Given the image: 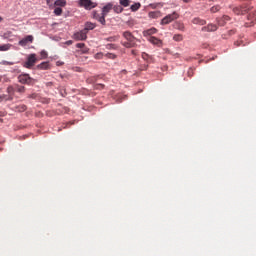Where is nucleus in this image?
Listing matches in <instances>:
<instances>
[{"instance_id":"obj_40","label":"nucleus","mask_w":256,"mask_h":256,"mask_svg":"<svg viewBox=\"0 0 256 256\" xmlns=\"http://www.w3.org/2000/svg\"><path fill=\"white\" fill-rule=\"evenodd\" d=\"M40 55H41L42 59H47V51L42 50V51L40 52Z\"/></svg>"},{"instance_id":"obj_28","label":"nucleus","mask_w":256,"mask_h":256,"mask_svg":"<svg viewBox=\"0 0 256 256\" xmlns=\"http://www.w3.org/2000/svg\"><path fill=\"white\" fill-rule=\"evenodd\" d=\"M142 59H144V61H147V63H149L153 58L151 56H149V54L143 52Z\"/></svg>"},{"instance_id":"obj_32","label":"nucleus","mask_w":256,"mask_h":256,"mask_svg":"<svg viewBox=\"0 0 256 256\" xmlns=\"http://www.w3.org/2000/svg\"><path fill=\"white\" fill-rule=\"evenodd\" d=\"M173 40H174V41H183V35H181V34H175V35L173 36Z\"/></svg>"},{"instance_id":"obj_45","label":"nucleus","mask_w":256,"mask_h":256,"mask_svg":"<svg viewBox=\"0 0 256 256\" xmlns=\"http://www.w3.org/2000/svg\"><path fill=\"white\" fill-rule=\"evenodd\" d=\"M37 97V94H31L28 96V99H35Z\"/></svg>"},{"instance_id":"obj_54","label":"nucleus","mask_w":256,"mask_h":256,"mask_svg":"<svg viewBox=\"0 0 256 256\" xmlns=\"http://www.w3.org/2000/svg\"><path fill=\"white\" fill-rule=\"evenodd\" d=\"M0 123H3V120H2V119H0Z\"/></svg>"},{"instance_id":"obj_25","label":"nucleus","mask_w":256,"mask_h":256,"mask_svg":"<svg viewBox=\"0 0 256 256\" xmlns=\"http://www.w3.org/2000/svg\"><path fill=\"white\" fill-rule=\"evenodd\" d=\"M118 39H120V36L115 35V36H110V37L106 38V41H109L110 43H115V41H117Z\"/></svg>"},{"instance_id":"obj_50","label":"nucleus","mask_w":256,"mask_h":256,"mask_svg":"<svg viewBox=\"0 0 256 256\" xmlns=\"http://www.w3.org/2000/svg\"><path fill=\"white\" fill-rule=\"evenodd\" d=\"M184 3H190L191 0H183Z\"/></svg>"},{"instance_id":"obj_22","label":"nucleus","mask_w":256,"mask_h":256,"mask_svg":"<svg viewBox=\"0 0 256 256\" xmlns=\"http://www.w3.org/2000/svg\"><path fill=\"white\" fill-rule=\"evenodd\" d=\"M38 69L47 70L49 69V62H42L37 66Z\"/></svg>"},{"instance_id":"obj_49","label":"nucleus","mask_w":256,"mask_h":256,"mask_svg":"<svg viewBox=\"0 0 256 256\" xmlns=\"http://www.w3.org/2000/svg\"><path fill=\"white\" fill-rule=\"evenodd\" d=\"M56 65L59 67L60 65H63V62H56Z\"/></svg>"},{"instance_id":"obj_17","label":"nucleus","mask_w":256,"mask_h":256,"mask_svg":"<svg viewBox=\"0 0 256 256\" xmlns=\"http://www.w3.org/2000/svg\"><path fill=\"white\" fill-rule=\"evenodd\" d=\"M15 111H18V113H23L24 111H27V106L25 104L15 106Z\"/></svg>"},{"instance_id":"obj_47","label":"nucleus","mask_w":256,"mask_h":256,"mask_svg":"<svg viewBox=\"0 0 256 256\" xmlns=\"http://www.w3.org/2000/svg\"><path fill=\"white\" fill-rule=\"evenodd\" d=\"M131 53L132 55H137V50H132Z\"/></svg>"},{"instance_id":"obj_14","label":"nucleus","mask_w":256,"mask_h":256,"mask_svg":"<svg viewBox=\"0 0 256 256\" xmlns=\"http://www.w3.org/2000/svg\"><path fill=\"white\" fill-rule=\"evenodd\" d=\"M15 89L17 93H20V95H23V93L27 91V88H25V86H21L19 84H15Z\"/></svg>"},{"instance_id":"obj_13","label":"nucleus","mask_w":256,"mask_h":256,"mask_svg":"<svg viewBox=\"0 0 256 256\" xmlns=\"http://www.w3.org/2000/svg\"><path fill=\"white\" fill-rule=\"evenodd\" d=\"M148 41L153 45H161V40H159V38H156L155 36H150L148 38Z\"/></svg>"},{"instance_id":"obj_38","label":"nucleus","mask_w":256,"mask_h":256,"mask_svg":"<svg viewBox=\"0 0 256 256\" xmlns=\"http://www.w3.org/2000/svg\"><path fill=\"white\" fill-rule=\"evenodd\" d=\"M100 17L101 14L97 13L96 11L93 12V18L96 19V21H98Z\"/></svg>"},{"instance_id":"obj_15","label":"nucleus","mask_w":256,"mask_h":256,"mask_svg":"<svg viewBox=\"0 0 256 256\" xmlns=\"http://www.w3.org/2000/svg\"><path fill=\"white\" fill-rule=\"evenodd\" d=\"M148 15H149L150 19H159V17H161V12L153 11V12H149Z\"/></svg>"},{"instance_id":"obj_10","label":"nucleus","mask_w":256,"mask_h":256,"mask_svg":"<svg viewBox=\"0 0 256 256\" xmlns=\"http://www.w3.org/2000/svg\"><path fill=\"white\" fill-rule=\"evenodd\" d=\"M28 43H33V36L32 35H28L24 39L19 41V45L21 47L27 46Z\"/></svg>"},{"instance_id":"obj_33","label":"nucleus","mask_w":256,"mask_h":256,"mask_svg":"<svg viewBox=\"0 0 256 256\" xmlns=\"http://www.w3.org/2000/svg\"><path fill=\"white\" fill-rule=\"evenodd\" d=\"M106 49H119V46L117 44H107Z\"/></svg>"},{"instance_id":"obj_9","label":"nucleus","mask_w":256,"mask_h":256,"mask_svg":"<svg viewBox=\"0 0 256 256\" xmlns=\"http://www.w3.org/2000/svg\"><path fill=\"white\" fill-rule=\"evenodd\" d=\"M227 21H231V17H229L228 15H224L221 18H216V22L219 27H225Z\"/></svg>"},{"instance_id":"obj_48","label":"nucleus","mask_w":256,"mask_h":256,"mask_svg":"<svg viewBox=\"0 0 256 256\" xmlns=\"http://www.w3.org/2000/svg\"><path fill=\"white\" fill-rule=\"evenodd\" d=\"M5 65H14L13 62H5Z\"/></svg>"},{"instance_id":"obj_12","label":"nucleus","mask_w":256,"mask_h":256,"mask_svg":"<svg viewBox=\"0 0 256 256\" xmlns=\"http://www.w3.org/2000/svg\"><path fill=\"white\" fill-rule=\"evenodd\" d=\"M192 23L193 25H200V26L207 25V21L199 17L193 18Z\"/></svg>"},{"instance_id":"obj_1","label":"nucleus","mask_w":256,"mask_h":256,"mask_svg":"<svg viewBox=\"0 0 256 256\" xmlns=\"http://www.w3.org/2000/svg\"><path fill=\"white\" fill-rule=\"evenodd\" d=\"M122 37L126 40V42H122L123 47H126V49H132V47L137 45L135 42L137 41V38L130 31H124Z\"/></svg>"},{"instance_id":"obj_3","label":"nucleus","mask_w":256,"mask_h":256,"mask_svg":"<svg viewBox=\"0 0 256 256\" xmlns=\"http://www.w3.org/2000/svg\"><path fill=\"white\" fill-rule=\"evenodd\" d=\"M78 5L79 7L86 9V11H91V9H95V7H97V3L91 0H79Z\"/></svg>"},{"instance_id":"obj_5","label":"nucleus","mask_w":256,"mask_h":256,"mask_svg":"<svg viewBox=\"0 0 256 256\" xmlns=\"http://www.w3.org/2000/svg\"><path fill=\"white\" fill-rule=\"evenodd\" d=\"M37 63V55L30 54L27 58V61L24 63V67L26 69H31V67H34Z\"/></svg>"},{"instance_id":"obj_20","label":"nucleus","mask_w":256,"mask_h":256,"mask_svg":"<svg viewBox=\"0 0 256 256\" xmlns=\"http://www.w3.org/2000/svg\"><path fill=\"white\" fill-rule=\"evenodd\" d=\"M55 7H65V5H67V1L66 0H56L54 2Z\"/></svg>"},{"instance_id":"obj_24","label":"nucleus","mask_w":256,"mask_h":256,"mask_svg":"<svg viewBox=\"0 0 256 256\" xmlns=\"http://www.w3.org/2000/svg\"><path fill=\"white\" fill-rule=\"evenodd\" d=\"M120 6L129 7L131 5V0H119Z\"/></svg>"},{"instance_id":"obj_37","label":"nucleus","mask_w":256,"mask_h":256,"mask_svg":"<svg viewBox=\"0 0 256 256\" xmlns=\"http://www.w3.org/2000/svg\"><path fill=\"white\" fill-rule=\"evenodd\" d=\"M94 89H96V90L105 89V85H103V84H95L94 85Z\"/></svg>"},{"instance_id":"obj_39","label":"nucleus","mask_w":256,"mask_h":256,"mask_svg":"<svg viewBox=\"0 0 256 256\" xmlns=\"http://www.w3.org/2000/svg\"><path fill=\"white\" fill-rule=\"evenodd\" d=\"M81 53L82 54H87V53H89V48H87L86 46H84L83 48H81Z\"/></svg>"},{"instance_id":"obj_55","label":"nucleus","mask_w":256,"mask_h":256,"mask_svg":"<svg viewBox=\"0 0 256 256\" xmlns=\"http://www.w3.org/2000/svg\"><path fill=\"white\" fill-rule=\"evenodd\" d=\"M1 115H3V113H2V112H0V117H1Z\"/></svg>"},{"instance_id":"obj_7","label":"nucleus","mask_w":256,"mask_h":256,"mask_svg":"<svg viewBox=\"0 0 256 256\" xmlns=\"http://www.w3.org/2000/svg\"><path fill=\"white\" fill-rule=\"evenodd\" d=\"M73 37L76 41H85V39H87V30L83 29L79 32H76Z\"/></svg>"},{"instance_id":"obj_44","label":"nucleus","mask_w":256,"mask_h":256,"mask_svg":"<svg viewBox=\"0 0 256 256\" xmlns=\"http://www.w3.org/2000/svg\"><path fill=\"white\" fill-rule=\"evenodd\" d=\"M188 77H193V69L188 70Z\"/></svg>"},{"instance_id":"obj_16","label":"nucleus","mask_w":256,"mask_h":256,"mask_svg":"<svg viewBox=\"0 0 256 256\" xmlns=\"http://www.w3.org/2000/svg\"><path fill=\"white\" fill-rule=\"evenodd\" d=\"M96 27L95 24L91 23V22H87L85 24V29L84 31H86V33H88L89 31H93V29Z\"/></svg>"},{"instance_id":"obj_46","label":"nucleus","mask_w":256,"mask_h":256,"mask_svg":"<svg viewBox=\"0 0 256 256\" xmlns=\"http://www.w3.org/2000/svg\"><path fill=\"white\" fill-rule=\"evenodd\" d=\"M66 45H73V40L66 41Z\"/></svg>"},{"instance_id":"obj_31","label":"nucleus","mask_w":256,"mask_h":256,"mask_svg":"<svg viewBox=\"0 0 256 256\" xmlns=\"http://www.w3.org/2000/svg\"><path fill=\"white\" fill-rule=\"evenodd\" d=\"M105 17H107V16L104 15L103 13H101V17L98 18V21H99V23H101V25L106 24Z\"/></svg>"},{"instance_id":"obj_51","label":"nucleus","mask_w":256,"mask_h":256,"mask_svg":"<svg viewBox=\"0 0 256 256\" xmlns=\"http://www.w3.org/2000/svg\"><path fill=\"white\" fill-rule=\"evenodd\" d=\"M1 81H3V76H0V83H1Z\"/></svg>"},{"instance_id":"obj_19","label":"nucleus","mask_w":256,"mask_h":256,"mask_svg":"<svg viewBox=\"0 0 256 256\" xmlns=\"http://www.w3.org/2000/svg\"><path fill=\"white\" fill-rule=\"evenodd\" d=\"M15 91H16L15 84L14 86L10 85L7 87V93L10 97H13V95H15Z\"/></svg>"},{"instance_id":"obj_30","label":"nucleus","mask_w":256,"mask_h":256,"mask_svg":"<svg viewBox=\"0 0 256 256\" xmlns=\"http://www.w3.org/2000/svg\"><path fill=\"white\" fill-rule=\"evenodd\" d=\"M210 11H211L212 13H218V11H221V6L215 5V6H213V7L210 9Z\"/></svg>"},{"instance_id":"obj_29","label":"nucleus","mask_w":256,"mask_h":256,"mask_svg":"<svg viewBox=\"0 0 256 256\" xmlns=\"http://www.w3.org/2000/svg\"><path fill=\"white\" fill-rule=\"evenodd\" d=\"M54 14L59 17L60 15L63 14V9H62L61 7H56V8L54 9Z\"/></svg>"},{"instance_id":"obj_53","label":"nucleus","mask_w":256,"mask_h":256,"mask_svg":"<svg viewBox=\"0 0 256 256\" xmlns=\"http://www.w3.org/2000/svg\"><path fill=\"white\" fill-rule=\"evenodd\" d=\"M1 21H3V18L0 16V23H1Z\"/></svg>"},{"instance_id":"obj_8","label":"nucleus","mask_w":256,"mask_h":256,"mask_svg":"<svg viewBox=\"0 0 256 256\" xmlns=\"http://www.w3.org/2000/svg\"><path fill=\"white\" fill-rule=\"evenodd\" d=\"M219 29V27L217 26V24H208L207 26L202 27L201 31H203L204 33H212L214 31H217Z\"/></svg>"},{"instance_id":"obj_42","label":"nucleus","mask_w":256,"mask_h":256,"mask_svg":"<svg viewBox=\"0 0 256 256\" xmlns=\"http://www.w3.org/2000/svg\"><path fill=\"white\" fill-rule=\"evenodd\" d=\"M46 3L48 7H53V5H55V3H53V0H46Z\"/></svg>"},{"instance_id":"obj_35","label":"nucleus","mask_w":256,"mask_h":256,"mask_svg":"<svg viewBox=\"0 0 256 256\" xmlns=\"http://www.w3.org/2000/svg\"><path fill=\"white\" fill-rule=\"evenodd\" d=\"M95 59H103V57H105V54H103V52H98L95 54Z\"/></svg>"},{"instance_id":"obj_6","label":"nucleus","mask_w":256,"mask_h":256,"mask_svg":"<svg viewBox=\"0 0 256 256\" xmlns=\"http://www.w3.org/2000/svg\"><path fill=\"white\" fill-rule=\"evenodd\" d=\"M18 81L22 85H31V83H33V78H31V76H29V74L23 73L18 76Z\"/></svg>"},{"instance_id":"obj_52","label":"nucleus","mask_w":256,"mask_h":256,"mask_svg":"<svg viewBox=\"0 0 256 256\" xmlns=\"http://www.w3.org/2000/svg\"><path fill=\"white\" fill-rule=\"evenodd\" d=\"M248 19H253V18L251 17V14H249Z\"/></svg>"},{"instance_id":"obj_36","label":"nucleus","mask_w":256,"mask_h":256,"mask_svg":"<svg viewBox=\"0 0 256 256\" xmlns=\"http://www.w3.org/2000/svg\"><path fill=\"white\" fill-rule=\"evenodd\" d=\"M0 51H9V45L4 44V45L0 46Z\"/></svg>"},{"instance_id":"obj_18","label":"nucleus","mask_w":256,"mask_h":256,"mask_svg":"<svg viewBox=\"0 0 256 256\" xmlns=\"http://www.w3.org/2000/svg\"><path fill=\"white\" fill-rule=\"evenodd\" d=\"M174 29H178V31H185V25L181 22H175Z\"/></svg>"},{"instance_id":"obj_43","label":"nucleus","mask_w":256,"mask_h":256,"mask_svg":"<svg viewBox=\"0 0 256 256\" xmlns=\"http://www.w3.org/2000/svg\"><path fill=\"white\" fill-rule=\"evenodd\" d=\"M76 47L78 49H83L85 47V43H78V44H76Z\"/></svg>"},{"instance_id":"obj_26","label":"nucleus","mask_w":256,"mask_h":256,"mask_svg":"<svg viewBox=\"0 0 256 256\" xmlns=\"http://www.w3.org/2000/svg\"><path fill=\"white\" fill-rule=\"evenodd\" d=\"M1 101H13V97L3 94L0 96V103H1Z\"/></svg>"},{"instance_id":"obj_27","label":"nucleus","mask_w":256,"mask_h":256,"mask_svg":"<svg viewBox=\"0 0 256 256\" xmlns=\"http://www.w3.org/2000/svg\"><path fill=\"white\" fill-rule=\"evenodd\" d=\"M131 11H139L141 9V3L137 2L130 7Z\"/></svg>"},{"instance_id":"obj_21","label":"nucleus","mask_w":256,"mask_h":256,"mask_svg":"<svg viewBox=\"0 0 256 256\" xmlns=\"http://www.w3.org/2000/svg\"><path fill=\"white\" fill-rule=\"evenodd\" d=\"M112 9L115 13H123V6L121 5H113Z\"/></svg>"},{"instance_id":"obj_41","label":"nucleus","mask_w":256,"mask_h":256,"mask_svg":"<svg viewBox=\"0 0 256 256\" xmlns=\"http://www.w3.org/2000/svg\"><path fill=\"white\" fill-rule=\"evenodd\" d=\"M148 68H149V64H144L140 66V71H147Z\"/></svg>"},{"instance_id":"obj_34","label":"nucleus","mask_w":256,"mask_h":256,"mask_svg":"<svg viewBox=\"0 0 256 256\" xmlns=\"http://www.w3.org/2000/svg\"><path fill=\"white\" fill-rule=\"evenodd\" d=\"M105 57H107V59H117V55L113 53H107L105 54Z\"/></svg>"},{"instance_id":"obj_2","label":"nucleus","mask_w":256,"mask_h":256,"mask_svg":"<svg viewBox=\"0 0 256 256\" xmlns=\"http://www.w3.org/2000/svg\"><path fill=\"white\" fill-rule=\"evenodd\" d=\"M235 15H245V13H253V7L249 5L236 6L233 8Z\"/></svg>"},{"instance_id":"obj_4","label":"nucleus","mask_w":256,"mask_h":256,"mask_svg":"<svg viewBox=\"0 0 256 256\" xmlns=\"http://www.w3.org/2000/svg\"><path fill=\"white\" fill-rule=\"evenodd\" d=\"M175 19H179V14L177 12H173L172 14H168L161 20V25H169Z\"/></svg>"},{"instance_id":"obj_11","label":"nucleus","mask_w":256,"mask_h":256,"mask_svg":"<svg viewBox=\"0 0 256 256\" xmlns=\"http://www.w3.org/2000/svg\"><path fill=\"white\" fill-rule=\"evenodd\" d=\"M111 10H113V3L109 2L102 8V15H109Z\"/></svg>"},{"instance_id":"obj_23","label":"nucleus","mask_w":256,"mask_h":256,"mask_svg":"<svg viewBox=\"0 0 256 256\" xmlns=\"http://www.w3.org/2000/svg\"><path fill=\"white\" fill-rule=\"evenodd\" d=\"M155 33H157V30L155 28H151V29H148V30L144 31L145 36L155 35Z\"/></svg>"}]
</instances>
